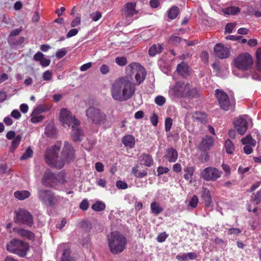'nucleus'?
<instances>
[{"label":"nucleus","mask_w":261,"mask_h":261,"mask_svg":"<svg viewBox=\"0 0 261 261\" xmlns=\"http://www.w3.org/2000/svg\"><path fill=\"white\" fill-rule=\"evenodd\" d=\"M136 90V84L126 76L115 80L110 87L112 97L120 102L131 98L135 94Z\"/></svg>","instance_id":"obj_1"},{"label":"nucleus","mask_w":261,"mask_h":261,"mask_svg":"<svg viewBox=\"0 0 261 261\" xmlns=\"http://www.w3.org/2000/svg\"><path fill=\"white\" fill-rule=\"evenodd\" d=\"M108 243L111 252L113 254H118L125 249L127 242L123 234L114 231L108 235Z\"/></svg>","instance_id":"obj_2"},{"label":"nucleus","mask_w":261,"mask_h":261,"mask_svg":"<svg viewBox=\"0 0 261 261\" xmlns=\"http://www.w3.org/2000/svg\"><path fill=\"white\" fill-rule=\"evenodd\" d=\"M169 94L174 97H187L191 98L197 94V90L191 88L188 83L177 82L169 91Z\"/></svg>","instance_id":"obj_3"},{"label":"nucleus","mask_w":261,"mask_h":261,"mask_svg":"<svg viewBox=\"0 0 261 261\" xmlns=\"http://www.w3.org/2000/svg\"><path fill=\"white\" fill-rule=\"evenodd\" d=\"M61 146V143H56L52 148L48 149L45 155V161L51 167L61 169L64 166L63 160H58V152Z\"/></svg>","instance_id":"obj_4"},{"label":"nucleus","mask_w":261,"mask_h":261,"mask_svg":"<svg viewBox=\"0 0 261 261\" xmlns=\"http://www.w3.org/2000/svg\"><path fill=\"white\" fill-rule=\"evenodd\" d=\"M85 114L88 121L96 125L103 124L107 121L106 115L100 109L93 106L87 108Z\"/></svg>","instance_id":"obj_5"},{"label":"nucleus","mask_w":261,"mask_h":261,"mask_svg":"<svg viewBox=\"0 0 261 261\" xmlns=\"http://www.w3.org/2000/svg\"><path fill=\"white\" fill-rule=\"evenodd\" d=\"M127 75H134L136 84H141L145 80L146 75L145 69L139 63L134 62L128 65L125 68Z\"/></svg>","instance_id":"obj_6"},{"label":"nucleus","mask_w":261,"mask_h":261,"mask_svg":"<svg viewBox=\"0 0 261 261\" xmlns=\"http://www.w3.org/2000/svg\"><path fill=\"white\" fill-rule=\"evenodd\" d=\"M215 95L222 109L228 111L234 108L236 102L233 97H229L226 92L220 89L216 90Z\"/></svg>","instance_id":"obj_7"},{"label":"nucleus","mask_w":261,"mask_h":261,"mask_svg":"<svg viewBox=\"0 0 261 261\" xmlns=\"http://www.w3.org/2000/svg\"><path fill=\"white\" fill-rule=\"evenodd\" d=\"M7 250L12 253L17 254L20 256L25 255L29 249L28 243L17 239L12 240L7 245Z\"/></svg>","instance_id":"obj_8"},{"label":"nucleus","mask_w":261,"mask_h":261,"mask_svg":"<svg viewBox=\"0 0 261 261\" xmlns=\"http://www.w3.org/2000/svg\"><path fill=\"white\" fill-rule=\"evenodd\" d=\"M14 221L16 223L29 226H32L33 224L32 215L29 211L23 208H19L14 212Z\"/></svg>","instance_id":"obj_9"},{"label":"nucleus","mask_w":261,"mask_h":261,"mask_svg":"<svg viewBox=\"0 0 261 261\" xmlns=\"http://www.w3.org/2000/svg\"><path fill=\"white\" fill-rule=\"evenodd\" d=\"M235 66L242 70H247L252 65L253 61L251 55L248 53H244L238 56L234 60Z\"/></svg>","instance_id":"obj_10"},{"label":"nucleus","mask_w":261,"mask_h":261,"mask_svg":"<svg viewBox=\"0 0 261 261\" xmlns=\"http://www.w3.org/2000/svg\"><path fill=\"white\" fill-rule=\"evenodd\" d=\"M38 198L41 202L47 206H53L57 201L58 198L50 190L40 189L38 190Z\"/></svg>","instance_id":"obj_11"},{"label":"nucleus","mask_w":261,"mask_h":261,"mask_svg":"<svg viewBox=\"0 0 261 261\" xmlns=\"http://www.w3.org/2000/svg\"><path fill=\"white\" fill-rule=\"evenodd\" d=\"M60 120L64 126L73 127L75 124H79V121L67 109L63 108L61 110Z\"/></svg>","instance_id":"obj_12"},{"label":"nucleus","mask_w":261,"mask_h":261,"mask_svg":"<svg viewBox=\"0 0 261 261\" xmlns=\"http://www.w3.org/2000/svg\"><path fill=\"white\" fill-rule=\"evenodd\" d=\"M222 173V172L218 169L208 167L202 170L200 176L206 181H215L221 176Z\"/></svg>","instance_id":"obj_13"},{"label":"nucleus","mask_w":261,"mask_h":261,"mask_svg":"<svg viewBox=\"0 0 261 261\" xmlns=\"http://www.w3.org/2000/svg\"><path fill=\"white\" fill-rule=\"evenodd\" d=\"M214 51L215 56L221 59L227 58L230 56V48L221 43L216 44Z\"/></svg>","instance_id":"obj_14"},{"label":"nucleus","mask_w":261,"mask_h":261,"mask_svg":"<svg viewBox=\"0 0 261 261\" xmlns=\"http://www.w3.org/2000/svg\"><path fill=\"white\" fill-rule=\"evenodd\" d=\"M61 253V261H74L70 255V249L65 244H60L57 248V253Z\"/></svg>","instance_id":"obj_15"},{"label":"nucleus","mask_w":261,"mask_h":261,"mask_svg":"<svg viewBox=\"0 0 261 261\" xmlns=\"http://www.w3.org/2000/svg\"><path fill=\"white\" fill-rule=\"evenodd\" d=\"M62 156L64 160L67 162L72 161L74 158V151L73 148L67 142H65L62 152Z\"/></svg>","instance_id":"obj_16"},{"label":"nucleus","mask_w":261,"mask_h":261,"mask_svg":"<svg viewBox=\"0 0 261 261\" xmlns=\"http://www.w3.org/2000/svg\"><path fill=\"white\" fill-rule=\"evenodd\" d=\"M233 124L235 128L241 135H243L247 130L248 122L245 119L242 117L238 118L234 121Z\"/></svg>","instance_id":"obj_17"},{"label":"nucleus","mask_w":261,"mask_h":261,"mask_svg":"<svg viewBox=\"0 0 261 261\" xmlns=\"http://www.w3.org/2000/svg\"><path fill=\"white\" fill-rule=\"evenodd\" d=\"M56 180L55 175L49 170H46L42 179V182L45 186H53Z\"/></svg>","instance_id":"obj_18"},{"label":"nucleus","mask_w":261,"mask_h":261,"mask_svg":"<svg viewBox=\"0 0 261 261\" xmlns=\"http://www.w3.org/2000/svg\"><path fill=\"white\" fill-rule=\"evenodd\" d=\"M135 7V3L131 2L126 4L123 13V17L127 19L137 14L138 12L136 11Z\"/></svg>","instance_id":"obj_19"},{"label":"nucleus","mask_w":261,"mask_h":261,"mask_svg":"<svg viewBox=\"0 0 261 261\" xmlns=\"http://www.w3.org/2000/svg\"><path fill=\"white\" fill-rule=\"evenodd\" d=\"M13 232L24 239L33 240L35 237L32 232L23 228H13Z\"/></svg>","instance_id":"obj_20"},{"label":"nucleus","mask_w":261,"mask_h":261,"mask_svg":"<svg viewBox=\"0 0 261 261\" xmlns=\"http://www.w3.org/2000/svg\"><path fill=\"white\" fill-rule=\"evenodd\" d=\"M80 122L78 124H75L72 127L71 137L75 142L80 141L83 136V132L79 126Z\"/></svg>","instance_id":"obj_21"},{"label":"nucleus","mask_w":261,"mask_h":261,"mask_svg":"<svg viewBox=\"0 0 261 261\" xmlns=\"http://www.w3.org/2000/svg\"><path fill=\"white\" fill-rule=\"evenodd\" d=\"M201 198L205 205L208 206L212 202V198L210 191L206 188L203 187L201 192Z\"/></svg>","instance_id":"obj_22"},{"label":"nucleus","mask_w":261,"mask_h":261,"mask_svg":"<svg viewBox=\"0 0 261 261\" xmlns=\"http://www.w3.org/2000/svg\"><path fill=\"white\" fill-rule=\"evenodd\" d=\"M165 158L169 162H175L178 158V153L176 149L171 147L166 150Z\"/></svg>","instance_id":"obj_23"},{"label":"nucleus","mask_w":261,"mask_h":261,"mask_svg":"<svg viewBox=\"0 0 261 261\" xmlns=\"http://www.w3.org/2000/svg\"><path fill=\"white\" fill-rule=\"evenodd\" d=\"M140 164L147 167H151L153 164L151 156L148 154H143L139 157Z\"/></svg>","instance_id":"obj_24"},{"label":"nucleus","mask_w":261,"mask_h":261,"mask_svg":"<svg viewBox=\"0 0 261 261\" xmlns=\"http://www.w3.org/2000/svg\"><path fill=\"white\" fill-rule=\"evenodd\" d=\"M213 138L206 136L201 141L200 147L202 149L206 150H208L213 145Z\"/></svg>","instance_id":"obj_25"},{"label":"nucleus","mask_w":261,"mask_h":261,"mask_svg":"<svg viewBox=\"0 0 261 261\" xmlns=\"http://www.w3.org/2000/svg\"><path fill=\"white\" fill-rule=\"evenodd\" d=\"M176 70L183 77H186L189 75V67L185 62H181L178 64L177 66Z\"/></svg>","instance_id":"obj_26"},{"label":"nucleus","mask_w":261,"mask_h":261,"mask_svg":"<svg viewBox=\"0 0 261 261\" xmlns=\"http://www.w3.org/2000/svg\"><path fill=\"white\" fill-rule=\"evenodd\" d=\"M15 197L19 200H23L29 198L31 193L27 190H21L15 191L14 193Z\"/></svg>","instance_id":"obj_27"},{"label":"nucleus","mask_w":261,"mask_h":261,"mask_svg":"<svg viewBox=\"0 0 261 261\" xmlns=\"http://www.w3.org/2000/svg\"><path fill=\"white\" fill-rule=\"evenodd\" d=\"M193 119L194 121L203 123L206 121V116L205 114L200 112H196L193 115Z\"/></svg>","instance_id":"obj_28"},{"label":"nucleus","mask_w":261,"mask_h":261,"mask_svg":"<svg viewBox=\"0 0 261 261\" xmlns=\"http://www.w3.org/2000/svg\"><path fill=\"white\" fill-rule=\"evenodd\" d=\"M122 141L125 146H128L130 148H133L135 143V138L132 135L124 136L122 138Z\"/></svg>","instance_id":"obj_29"},{"label":"nucleus","mask_w":261,"mask_h":261,"mask_svg":"<svg viewBox=\"0 0 261 261\" xmlns=\"http://www.w3.org/2000/svg\"><path fill=\"white\" fill-rule=\"evenodd\" d=\"M162 46L160 44H153L152 45L148 50V53L150 56H154L157 54H159L162 51Z\"/></svg>","instance_id":"obj_30"},{"label":"nucleus","mask_w":261,"mask_h":261,"mask_svg":"<svg viewBox=\"0 0 261 261\" xmlns=\"http://www.w3.org/2000/svg\"><path fill=\"white\" fill-rule=\"evenodd\" d=\"M195 169L191 166H188L184 168L185 174H184L185 178L189 181H191L192 176L193 175Z\"/></svg>","instance_id":"obj_31"},{"label":"nucleus","mask_w":261,"mask_h":261,"mask_svg":"<svg viewBox=\"0 0 261 261\" xmlns=\"http://www.w3.org/2000/svg\"><path fill=\"white\" fill-rule=\"evenodd\" d=\"M150 208L151 212L155 215H159L163 211V208L156 202H153L151 203Z\"/></svg>","instance_id":"obj_32"},{"label":"nucleus","mask_w":261,"mask_h":261,"mask_svg":"<svg viewBox=\"0 0 261 261\" xmlns=\"http://www.w3.org/2000/svg\"><path fill=\"white\" fill-rule=\"evenodd\" d=\"M240 9L237 7H229L223 9V12L226 15H235L239 13Z\"/></svg>","instance_id":"obj_33"},{"label":"nucleus","mask_w":261,"mask_h":261,"mask_svg":"<svg viewBox=\"0 0 261 261\" xmlns=\"http://www.w3.org/2000/svg\"><path fill=\"white\" fill-rule=\"evenodd\" d=\"M226 151L228 154H232L234 150V147L231 141L229 139L226 140L225 143Z\"/></svg>","instance_id":"obj_34"},{"label":"nucleus","mask_w":261,"mask_h":261,"mask_svg":"<svg viewBox=\"0 0 261 261\" xmlns=\"http://www.w3.org/2000/svg\"><path fill=\"white\" fill-rule=\"evenodd\" d=\"M179 9L176 6L172 7L169 11L168 16L171 19H175L179 13Z\"/></svg>","instance_id":"obj_35"},{"label":"nucleus","mask_w":261,"mask_h":261,"mask_svg":"<svg viewBox=\"0 0 261 261\" xmlns=\"http://www.w3.org/2000/svg\"><path fill=\"white\" fill-rule=\"evenodd\" d=\"M105 204L101 201H97L92 206V209L96 212L102 211L105 210Z\"/></svg>","instance_id":"obj_36"},{"label":"nucleus","mask_w":261,"mask_h":261,"mask_svg":"<svg viewBox=\"0 0 261 261\" xmlns=\"http://www.w3.org/2000/svg\"><path fill=\"white\" fill-rule=\"evenodd\" d=\"M241 142L243 144H250L254 146L256 144V141L253 139L250 135L247 136L246 137L243 138Z\"/></svg>","instance_id":"obj_37"},{"label":"nucleus","mask_w":261,"mask_h":261,"mask_svg":"<svg viewBox=\"0 0 261 261\" xmlns=\"http://www.w3.org/2000/svg\"><path fill=\"white\" fill-rule=\"evenodd\" d=\"M251 200L256 204H258L261 202V192L258 191L256 194L253 193L251 196Z\"/></svg>","instance_id":"obj_38"},{"label":"nucleus","mask_w":261,"mask_h":261,"mask_svg":"<svg viewBox=\"0 0 261 261\" xmlns=\"http://www.w3.org/2000/svg\"><path fill=\"white\" fill-rule=\"evenodd\" d=\"M22 138V135H18L15 136L12 142L11 146L14 148H16L20 144V141Z\"/></svg>","instance_id":"obj_39"},{"label":"nucleus","mask_w":261,"mask_h":261,"mask_svg":"<svg viewBox=\"0 0 261 261\" xmlns=\"http://www.w3.org/2000/svg\"><path fill=\"white\" fill-rule=\"evenodd\" d=\"M256 58L257 61V68L261 70V47L257 49L256 51Z\"/></svg>","instance_id":"obj_40"},{"label":"nucleus","mask_w":261,"mask_h":261,"mask_svg":"<svg viewBox=\"0 0 261 261\" xmlns=\"http://www.w3.org/2000/svg\"><path fill=\"white\" fill-rule=\"evenodd\" d=\"M33 150L30 148H28L22 156L20 157L21 160H25L32 156Z\"/></svg>","instance_id":"obj_41"},{"label":"nucleus","mask_w":261,"mask_h":261,"mask_svg":"<svg viewBox=\"0 0 261 261\" xmlns=\"http://www.w3.org/2000/svg\"><path fill=\"white\" fill-rule=\"evenodd\" d=\"M115 62L119 66H123L127 64V59L124 57H117L115 59Z\"/></svg>","instance_id":"obj_42"},{"label":"nucleus","mask_w":261,"mask_h":261,"mask_svg":"<svg viewBox=\"0 0 261 261\" xmlns=\"http://www.w3.org/2000/svg\"><path fill=\"white\" fill-rule=\"evenodd\" d=\"M44 118V117L42 115H32L31 121L33 123H37L42 121Z\"/></svg>","instance_id":"obj_43"},{"label":"nucleus","mask_w":261,"mask_h":261,"mask_svg":"<svg viewBox=\"0 0 261 261\" xmlns=\"http://www.w3.org/2000/svg\"><path fill=\"white\" fill-rule=\"evenodd\" d=\"M172 125V119L170 118H167L165 122V129L166 132H169Z\"/></svg>","instance_id":"obj_44"},{"label":"nucleus","mask_w":261,"mask_h":261,"mask_svg":"<svg viewBox=\"0 0 261 261\" xmlns=\"http://www.w3.org/2000/svg\"><path fill=\"white\" fill-rule=\"evenodd\" d=\"M92 20L94 21H98L102 16L101 13L99 12L96 11L91 13L90 15Z\"/></svg>","instance_id":"obj_45"},{"label":"nucleus","mask_w":261,"mask_h":261,"mask_svg":"<svg viewBox=\"0 0 261 261\" xmlns=\"http://www.w3.org/2000/svg\"><path fill=\"white\" fill-rule=\"evenodd\" d=\"M154 101L156 105L160 106H162L165 103L166 99L165 97L162 96H158L155 98Z\"/></svg>","instance_id":"obj_46"},{"label":"nucleus","mask_w":261,"mask_h":261,"mask_svg":"<svg viewBox=\"0 0 261 261\" xmlns=\"http://www.w3.org/2000/svg\"><path fill=\"white\" fill-rule=\"evenodd\" d=\"M198 202V198L197 196L194 195L189 202V205L193 208H195Z\"/></svg>","instance_id":"obj_47"},{"label":"nucleus","mask_w":261,"mask_h":261,"mask_svg":"<svg viewBox=\"0 0 261 261\" xmlns=\"http://www.w3.org/2000/svg\"><path fill=\"white\" fill-rule=\"evenodd\" d=\"M236 26L235 23H229L226 24L225 28V33H231L232 32L233 29Z\"/></svg>","instance_id":"obj_48"},{"label":"nucleus","mask_w":261,"mask_h":261,"mask_svg":"<svg viewBox=\"0 0 261 261\" xmlns=\"http://www.w3.org/2000/svg\"><path fill=\"white\" fill-rule=\"evenodd\" d=\"M56 133V130L53 126H48L45 128V134L48 136H52Z\"/></svg>","instance_id":"obj_49"},{"label":"nucleus","mask_w":261,"mask_h":261,"mask_svg":"<svg viewBox=\"0 0 261 261\" xmlns=\"http://www.w3.org/2000/svg\"><path fill=\"white\" fill-rule=\"evenodd\" d=\"M67 53V51L65 48H63L59 50L56 53V57L60 59L65 56Z\"/></svg>","instance_id":"obj_50"},{"label":"nucleus","mask_w":261,"mask_h":261,"mask_svg":"<svg viewBox=\"0 0 261 261\" xmlns=\"http://www.w3.org/2000/svg\"><path fill=\"white\" fill-rule=\"evenodd\" d=\"M44 55L41 52L38 51L33 57V59L35 61L40 62L44 58Z\"/></svg>","instance_id":"obj_51"},{"label":"nucleus","mask_w":261,"mask_h":261,"mask_svg":"<svg viewBox=\"0 0 261 261\" xmlns=\"http://www.w3.org/2000/svg\"><path fill=\"white\" fill-rule=\"evenodd\" d=\"M52 72L49 70H47L43 74V78L45 81H50L52 79Z\"/></svg>","instance_id":"obj_52"},{"label":"nucleus","mask_w":261,"mask_h":261,"mask_svg":"<svg viewBox=\"0 0 261 261\" xmlns=\"http://www.w3.org/2000/svg\"><path fill=\"white\" fill-rule=\"evenodd\" d=\"M168 236L166 232L161 233L157 237L156 240L160 243L163 242L166 240Z\"/></svg>","instance_id":"obj_53"},{"label":"nucleus","mask_w":261,"mask_h":261,"mask_svg":"<svg viewBox=\"0 0 261 261\" xmlns=\"http://www.w3.org/2000/svg\"><path fill=\"white\" fill-rule=\"evenodd\" d=\"M116 187L119 189H126L127 188V184L121 180L117 181L116 182Z\"/></svg>","instance_id":"obj_54"},{"label":"nucleus","mask_w":261,"mask_h":261,"mask_svg":"<svg viewBox=\"0 0 261 261\" xmlns=\"http://www.w3.org/2000/svg\"><path fill=\"white\" fill-rule=\"evenodd\" d=\"M169 171V169L167 167H164L162 166H160L158 168L157 171H158V176H160L161 174H163L164 173H166L168 172Z\"/></svg>","instance_id":"obj_55"},{"label":"nucleus","mask_w":261,"mask_h":261,"mask_svg":"<svg viewBox=\"0 0 261 261\" xmlns=\"http://www.w3.org/2000/svg\"><path fill=\"white\" fill-rule=\"evenodd\" d=\"M222 168L225 172V176H229L230 174V169L229 166L224 163L222 164Z\"/></svg>","instance_id":"obj_56"},{"label":"nucleus","mask_w":261,"mask_h":261,"mask_svg":"<svg viewBox=\"0 0 261 261\" xmlns=\"http://www.w3.org/2000/svg\"><path fill=\"white\" fill-rule=\"evenodd\" d=\"M150 121L154 126H156L158 123V116L155 113H153L150 117Z\"/></svg>","instance_id":"obj_57"},{"label":"nucleus","mask_w":261,"mask_h":261,"mask_svg":"<svg viewBox=\"0 0 261 261\" xmlns=\"http://www.w3.org/2000/svg\"><path fill=\"white\" fill-rule=\"evenodd\" d=\"M89 207V203L87 200H83L80 205V207L83 210H87Z\"/></svg>","instance_id":"obj_58"},{"label":"nucleus","mask_w":261,"mask_h":261,"mask_svg":"<svg viewBox=\"0 0 261 261\" xmlns=\"http://www.w3.org/2000/svg\"><path fill=\"white\" fill-rule=\"evenodd\" d=\"M79 32V30L77 29H72L70 30L67 34V38H69L73 36H75Z\"/></svg>","instance_id":"obj_59"},{"label":"nucleus","mask_w":261,"mask_h":261,"mask_svg":"<svg viewBox=\"0 0 261 261\" xmlns=\"http://www.w3.org/2000/svg\"><path fill=\"white\" fill-rule=\"evenodd\" d=\"M81 23V18L80 17H76L71 22V27L72 28L79 25Z\"/></svg>","instance_id":"obj_60"},{"label":"nucleus","mask_w":261,"mask_h":261,"mask_svg":"<svg viewBox=\"0 0 261 261\" xmlns=\"http://www.w3.org/2000/svg\"><path fill=\"white\" fill-rule=\"evenodd\" d=\"M50 63V60L49 59L45 58L44 57L42 60L40 62V65L42 67H47Z\"/></svg>","instance_id":"obj_61"},{"label":"nucleus","mask_w":261,"mask_h":261,"mask_svg":"<svg viewBox=\"0 0 261 261\" xmlns=\"http://www.w3.org/2000/svg\"><path fill=\"white\" fill-rule=\"evenodd\" d=\"M100 71L103 74L108 73L109 71V67L106 64H103L100 68Z\"/></svg>","instance_id":"obj_62"},{"label":"nucleus","mask_w":261,"mask_h":261,"mask_svg":"<svg viewBox=\"0 0 261 261\" xmlns=\"http://www.w3.org/2000/svg\"><path fill=\"white\" fill-rule=\"evenodd\" d=\"M11 116L13 118L18 119L21 117V114L17 110H14L11 112Z\"/></svg>","instance_id":"obj_63"},{"label":"nucleus","mask_w":261,"mask_h":261,"mask_svg":"<svg viewBox=\"0 0 261 261\" xmlns=\"http://www.w3.org/2000/svg\"><path fill=\"white\" fill-rule=\"evenodd\" d=\"M176 258L179 261H187L188 260V258H187L186 253H184L183 254H178L176 255Z\"/></svg>","instance_id":"obj_64"}]
</instances>
